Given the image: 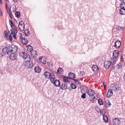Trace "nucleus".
I'll list each match as a JSON object with an SVG mask.
<instances>
[{
  "label": "nucleus",
  "mask_w": 125,
  "mask_h": 125,
  "mask_svg": "<svg viewBox=\"0 0 125 125\" xmlns=\"http://www.w3.org/2000/svg\"><path fill=\"white\" fill-rule=\"evenodd\" d=\"M115 63V60L114 59H111L110 61H105L104 62V67L106 69L109 68L110 66L113 65Z\"/></svg>",
  "instance_id": "1"
},
{
  "label": "nucleus",
  "mask_w": 125,
  "mask_h": 125,
  "mask_svg": "<svg viewBox=\"0 0 125 125\" xmlns=\"http://www.w3.org/2000/svg\"><path fill=\"white\" fill-rule=\"evenodd\" d=\"M9 50L10 53H15L17 51V48L16 46L11 45L9 46Z\"/></svg>",
  "instance_id": "2"
},
{
  "label": "nucleus",
  "mask_w": 125,
  "mask_h": 125,
  "mask_svg": "<svg viewBox=\"0 0 125 125\" xmlns=\"http://www.w3.org/2000/svg\"><path fill=\"white\" fill-rule=\"evenodd\" d=\"M12 29L10 30L11 31V34L12 35L13 38L14 39H16L15 37V34L17 33V30L16 27V26H14L13 27H11Z\"/></svg>",
  "instance_id": "3"
},
{
  "label": "nucleus",
  "mask_w": 125,
  "mask_h": 125,
  "mask_svg": "<svg viewBox=\"0 0 125 125\" xmlns=\"http://www.w3.org/2000/svg\"><path fill=\"white\" fill-rule=\"evenodd\" d=\"M30 59L29 60V61H27L25 62V66L27 68H31L33 67V64L32 63V62L30 61Z\"/></svg>",
  "instance_id": "4"
},
{
  "label": "nucleus",
  "mask_w": 125,
  "mask_h": 125,
  "mask_svg": "<svg viewBox=\"0 0 125 125\" xmlns=\"http://www.w3.org/2000/svg\"><path fill=\"white\" fill-rule=\"evenodd\" d=\"M20 56H21L24 59H26L28 58L29 59H30V57L26 53L24 52H21L19 53Z\"/></svg>",
  "instance_id": "5"
},
{
  "label": "nucleus",
  "mask_w": 125,
  "mask_h": 125,
  "mask_svg": "<svg viewBox=\"0 0 125 125\" xmlns=\"http://www.w3.org/2000/svg\"><path fill=\"white\" fill-rule=\"evenodd\" d=\"M15 36L16 39H14L18 41L19 42H21V40L23 38L22 34L20 33L16 34Z\"/></svg>",
  "instance_id": "6"
},
{
  "label": "nucleus",
  "mask_w": 125,
  "mask_h": 125,
  "mask_svg": "<svg viewBox=\"0 0 125 125\" xmlns=\"http://www.w3.org/2000/svg\"><path fill=\"white\" fill-rule=\"evenodd\" d=\"M119 54V51L118 50H115L113 53V58L112 59H114L115 60V62L116 60L117 57Z\"/></svg>",
  "instance_id": "7"
},
{
  "label": "nucleus",
  "mask_w": 125,
  "mask_h": 125,
  "mask_svg": "<svg viewBox=\"0 0 125 125\" xmlns=\"http://www.w3.org/2000/svg\"><path fill=\"white\" fill-rule=\"evenodd\" d=\"M18 27L19 29L20 30L22 31L23 30L25 27L23 22L22 21H20L19 23Z\"/></svg>",
  "instance_id": "8"
},
{
  "label": "nucleus",
  "mask_w": 125,
  "mask_h": 125,
  "mask_svg": "<svg viewBox=\"0 0 125 125\" xmlns=\"http://www.w3.org/2000/svg\"><path fill=\"white\" fill-rule=\"evenodd\" d=\"M124 29V27H122L120 26H118L116 28V31H123ZM117 31H115L114 30H113L112 31V33L113 35H115V34H116L117 33Z\"/></svg>",
  "instance_id": "9"
},
{
  "label": "nucleus",
  "mask_w": 125,
  "mask_h": 125,
  "mask_svg": "<svg viewBox=\"0 0 125 125\" xmlns=\"http://www.w3.org/2000/svg\"><path fill=\"white\" fill-rule=\"evenodd\" d=\"M121 62L117 65H116L117 67L119 69H121L122 67V64H123V55H121Z\"/></svg>",
  "instance_id": "10"
},
{
  "label": "nucleus",
  "mask_w": 125,
  "mask_h": 125,
  "mask_svg": "<svg viewBox=\"0 0 125 125\" xmlns=\"http://www.w3.org/2000/svg\"><path fill=\"white\" fill-rule=\"evenodd\" d=\"M11 60H15L17 58V54L15 53H12L9 56Z\"/></svg>",
  "instance_id": "11"
},
{
  "label": "nucleus",
  "mask_w": 125,
  "mask_h": 125,
  "mask_svg": "<svg viewBox=\"0 0 125 125\" xmlns=\"http://www.w3.org/2000/svg\"><path fill=\"white\" fill-rule=\"evenodd\" d=\"M9 47H5L3 48L2 50V52L3 54H8V52H9Z\"/></svg>",
  "instance_id": "12"
},
{
  "label": "nucleus",
  "mask_w": 125,
  "mask_h": 125,
  "mask_svg": "<svg viewBox=\"0 0 125 125\" xmlns=\"http://www.w3.org/2000/svg\"><path fill=\"white\" fill-rule=\"evenodd\" d=\"M120 121L117 118H115L113 120V124L115 125H118L120 124Z\"/></svg>",
  "instance_id": "13"
},
{
  "label": "nucleus",
  "mask_w": 125,
  "mask_h": 125,
  "mask_svg": "<svg viewBox=\"0 0 125 125\" xmlns=\"http://www.w3.org/2000/svg\"><path fill=\"white\" fill-rule=\"evenodd\" d=\"M112 91L116 92L119 90V87L116 84L114 85L112 87Z\"/></svg>",
  "instance_id": "14"
},
{
  "label": "nucleus",
  "mask_w": 125,
  "mask_h": 125,
  "mask_svg": "<svg viewBox=\"0 0 125 125\" xmlns=\"http://www.w3.org/2000/svg\"><path fill=\"white\" fill-rule=\"evenodd\" d=\"M46 58L44 57H41L39 58V60L42 63L45 64L46 62Z\"/></svg>",
  "instance_id": "15"
},
{
  "label": "nucleus",
  "mask_w": 125,
  "mask_h": 125,
  "mask_svg": "<svg viewBox=\"0 0 125 125\" xmlns=\"http://www.w3.org/2000/svg\"><path fill=\"white\" fill-rule=\"evenodd\" d=\"M121 45V42L119 41H116L115 43L114 47L116 48H119L120 46Z\"/></svg>",
  "instance_id": "16"
},
{
  "label": "nucleus",
  "mask_w": 125,
  "mask_h": 125,
  "mask_svg": "<svg viewBox=\"0 0 125 125\" xmlns=\"http://www.w3.org/2000/svg\"><path fill=\"white\" fill-rule=\"evenodd\" d=\"M55 78V76L54 77H51L50 78V81L51 83L54 84H55V83H58L59 82L58 80H54Z\"/></svg>",
  "instance_id": "17"
},
{
  "label": "nucleus",
  "mask_w": 125,
  "mask_h": 125,
  "mask_svg": "<svg viewBox=\"0 0 125 125\" xmlns=\"http://www.w3.org/2000/svg\"><path fill=\"white\" fill-rule=\"evenodd\" d=\"M31 54L32 56L34 58H36L37 56V53L35 50L32 51L31 53Z\"/></svg>",
  "instance_id": "18"
},
{
  "label": "nucleus",
  "mask_w": 125,
  "mask_h": 125,
  "mask_svg": "<svg viewBox=\"0 0 125 125\" xmlns=\"http://www.w3.org/2000/svg\"><path fill=\"white\" fill-rule=\"evenodd\" d=\"M21 42L24 45H26L28 43V41L27 39L25 37L23 38Z\"/></svg>",
  "instance_id": "19"
},
{
  "label": "nucleus",
  "mask_w": 125,
  "mask_h": 125,
  "mask_svg": "<svg viewBox=\"0 0 125 125\" xmlns=\"http://www.w3.org/2000/svg\"><path fill=\"white\" fill-rule=\"evenodd\" d=\"M113 94L112 90L111 89H109L107 92L106 95L107 97H109L111 96Z\"/></svg>",
  "instance_id": "20"
},
{
  "label": "nucleus",
  "mask_w": 125,
  "mask_h": 125,
  "mask_svg": "<svg viewBox=\"0 0 125 125\" xmlns=\"http://www.w3.org/2000/svg\"><path fill=\"white\" fill-rule=\"evenodd\" d=\"M45 77L47 78H50L51 77V73L47 72H46L44 73Z\"/></svg>",
  "instance_id": "21"
},
{
  "label": "nucleus",
  "mask_w": 125,
  "mask_h": 125,
  "mask_svg": "<svg viewBox=\"0 0 125 125\" xmlns=\"http://www.w3.org/2000/svg\"><path fill=\"white\" fill-rule=\"evenodd\" d=\"M87 92L88 94L90 96H93L94 94V92L91 89H89Z\"/></svg>",
  "instance_id": "22"
},
{
  "label": "nucleus",
  "mask_w": 125,
  "mask_h": 125,
  "mask_svg": "<svg viewBox=\"0 0 125 125\" xmlns=\"http://www.w3.org/2000/svg\"><path fill=\"white\" fill-rule=\"evenodd\" d=\"M60 88L63 90H65L67 88V85L65 84H62L60 85Z\"/></svg>",
  "instance_id": "23"
},
{
  "label": "nucleus",
  "mask_w": 125,
  "mask_h": 125,
  "mask_svg": "<svg viewBox=\"0 0 125 125\" xmlns=\"http://www.w3.org/2000/svg\"><path fill=\"white\" fill-rule=\"evenodd\" d=\"M57 72L58 74H62L63 73V71L62 68H59L57 70Z\"/></svg>",
  "instance_id": "24"
},
{
  "label": "nucleus",
  "mask_w": 125,
  "mask_h": 125,
  "mask_svg": "<svg viewBox=\"0 0 125 125\" xmlns=\"http://www.w3.org/2000/svg\"><path fill=\"white\" fill-rule=\"evenodd\" d=\"M34 71L36 72L39 73L41 71V69L38 66H37L35 67Z\"/></svg>",
  "instance_id": "25"
},
{
  "label": "nucleus",
  "mask_w": 125,
  "mask_h": 125,
  "mask_svg": "<svg viewBox=\"0 0 125 125\" xmlns=\"http://www.w3.org/2000/svg\"><path fill=\"white\" fill-rule=\"evenodd\" d=\"M103 117L104 121L105 123H107L108 122V119L107 116L105 115H103Z\"/></svg>",
  "instance_id": "26"
},
{
  "label": "nucleus",
  "mask_w": 125,
  "mask_h": 125,
  "mask_svg": "<svg viewBox=\"0 0 125 125\" xmlns=\"http://www.w3.org/2000/svg\"><path fill=\"white\" fill-rule=\"evenodd\" d=\"M27 50L31 52L33 51L32 47L29 45H27L26 46Z\"/></svg>",
  "instance_id": "27"
},
{
  "label": "nucleus",
  "mask_w": 125,
  "mask_h": 125,
  "mask_svg": "<svg viewBox=\"0 0 125 125\" xmlns=\"http://www.w3.org/2000/svg\"><path fill=\"white\" fill-rule=\"evenodd\" d=\"M73 80L74 81L75 83L77 84L80 85L81 84V83L80 81V80L78 79H73Z\"/></svg>",
  "instance_id": "28"
},
{
  "label": "nucleus",
  "mask_w": 125,
  "mask_h": 125,
  "mask_svg": "<svg viewBox=\"0 0 125 125\" xmlns=\"http://www.w3.org/2000/svg\"><path fill=\"white\" fill-rule=\"evenodd\" d=\"M25 36H28L30 35V33L28 29H26L24 31Z\"/></svg>",
  "instance_id": "29"
},
{
  "label": "nucleus",
  "mask_w": 125,
  "mask_h": 125,
  "mask_svg": "<svg viewBox=\"0 0 125 125\" xmlns=\"http://www.w3.org/2000/svg\"><path fill=\"white\" fill-rule=\"evenodd\" d=\"M98 66L96 65H93L92 67V69L93 70L95 71H97L98 69Z\"/></svg>",
  "instance_id": "30"
},
{
  "label": "nucleus",
  "mask_w": 125,
  "mask_h": 125,
  "mask_svg": "<svg viewBox=\"0 0 125 125\" xmlns=\"http://www.w3.org/2000/svg\"><path fill=\"white\" fill-rule=\"evenodd\" d=\"M70 86L71 89H75L76 88V85L73 83H72L70 84Z\"/></svg>",
  "instance_id": "31"
},
{
  "label": "nucleus",
  "mask_w": 125,
  "mask_h": 125,
  "mask_svg": "<svg viewBox=\"0 0 125 125\" xmlns=\"http://www.w3.org/2000/svg\"><path fill=\"white\" fill-rule=\"evenodd\" d=\"M68 76L69 77H70L71 76H72L73 77V78H75V75L73 73H68Z\"/></svg>",
  "instance_id": "32"
},
{
  "label": "nucleus",
  "mask_w": 125,
  "mask_h": 125,
  "mask_svg": "<svg viewBox=\"0 0 125 125\" xmlns=\"http://www.w3.org/2000/svg\"><path fill=\"white\" fill-rule=\"evenodd\" d=\"M68 79L67 77H66L63 80V81L65 83H68L69 84L70 83V82Z\"/></svg>",
  "instance_id": "33"
},
{
  "label": "nucleus",
  "mask_w": 125,
  "mask_h": 125,
  "mask_svg": "<svg viewBox=\"0 0 125 125\" xmlns=\"http://www.w3.org/2000/svg\"><path fill=\"white\" fill-rule=\"evenodd\" d=\"M20 13L18 11H16L15 13V16L17 18H19L20 17Z\"/></svg>",
  "instance_id": "34"
},
{
  "label": "nucleus",
  "mask_w": 125,
  "mask_h": 125,
  "mask_svg": "<svg viewBox=\"0 0 125 125\" xmlns=\"http://www.w3.org/2000/svg\"><path fill=\"white\" fill-rule=\"evenodd\" d=\"M98 103L100 105H102L103 104V100L101 99H99L98 100Z\"/></svg>",
  "instance_id": "35"
},
{
  "label": "nucleus",
  "mask_w": 125,
  "mask_h": 125,
  "mask_svg": "<svg viewBox=\"0 0 125 125\" xmlns=\"http://www.w3.org/2000/svg\"><path fill=\"white\" fill-rule=\"evenodd\" d=\"M105 104L106 106L107 107H108L111 105V103L109 101H105Z\"/></svg>",
  "instance_id": "36"
},
{
  "label": "nucleus",
  "mask_w": 125,
  "mask_h": 125,
  "mask_svg": "<svg viewBox=\"0 0 125 125\" xmlns=\"http://www.w3.org/2000/svg\"><path fill=\"white\" fill-rule=\"evenodd\" d=\"M125 12V10H120L119 11V12L120 14L123 15H125V14H124V13Z\"/></svg>",
  "instance_id": "37"
},
{
  "label": "nucleus",
  "mask_w": 125,
  "mask_h": 125,
  "mask_svg": "<svg viewBox=\"0 0 125 125\" xmlns=\"http://www.w3.org/2000/svg\"><path fill=\"white\" fill-rule=\"evenodd\" d=\"M59 82L57 83H56L55 84H54V86H56L58 87L60 86V81L58 80Z\"/></svg>",
  "instance_id": "38"
},
{
  "label": "nucleus",
  "mask_w": 125,
  "mask_h": 125,
  "mask_svg": "<svg viewBox=\"0 0 125 125\" xmlns=\"http://www.w3.org/2000/svg\"><path fill=\"white\" fill-rule=\"evenodd\" d=\"M81 97L83 99L85 98H86V94L84 93H83L81 96Z\"/></svg>",
  "instance_id": "39"
},
{
  "label": "nucleus",
  "mask_w": 125,
  "mask_h": 125,
  "mask_svg": "<svg viewBox=\"0 0 125 125\" xmlns=\"http://www.w3.org/2000/svg\"><path fill=\"white\" fill-rule=\"evenodd\" d=\"M4 34L5 35V36L6 37H8V32L7 31H6V30H4Z\"/></svg>",
  "instance_id": "40"
},
{
  "label": "nucleus",
  "mask_w": 125,
  "mask_h": 125,
  "mask_svg": "<svg viewBox=\"0 0 125 125\" xmlns=\"http://www.w3.org/2000/svg\"><path fill=\"white\" fill-rule=\"evenodd\" d=\"M9 9V12H8V14L9 15V16L11 18H12V17L11 16V12H10V8H8Z\"/></svg>",
  "instance_id": "41"
},
{
  "label": "nucleus",
  "mask_w": 125,
  "mask_h": 125,
  "mask_svg": "<svg viewBox=\"0 0 125 125\" xmlns=\"http://www.w3.org/2000/svg\"><path fill=\"white\" fill-rule=\"evenodd\" d=\"M9 22L10 23V25H13V22H12V21L11 20H9Z\"/></svg>",
  "instance_id": "42"
},
{
  "label": "nucleus",
  "mask_w": 125,
  "mask_h": 125,
  "mask_svg": "<svg viewBox=\"0 0 125 125\" xmlns=\"http://www.w3.org/2000/svg\"><path fill=\"white\" fill-rule=\"evenodd\" d=\"M11 34L9 36V39L10 41H11L12 40V36H11Z\"/></svg>",
  "instance_id": "43"
},
{
  "label": "nucleus",
  "mask_w": 125,
  "mask_h": 125,
  "mask_svg": "<svg viewBox=\"0 0 125 125\" xmlns=\"http://www.w3.org/2000/svg\"><path fill=\"white\" fill-rule=\"evenodd\" d=\"M120 7L121 8L120 10H124V9L125 10V8L124 6H120Z\"/></svg>",
  "instance_id": "44"
},
{
  "label": "nucleus",
  "mask_w": 125,
  "mask_h": 125,
  "mask_svg": "<svg viewBox=\"0 0 125 125\" xmlns=\"http://www.w3.org/2000/svg\"><path fill=\"white\" fill-rule=\"evenodd\" d=\"M100 114H102L103 115H104V114L105 113V112L104 113L103 112V110H101L100 111Z\"/></svg>",
  "instance_id": "45"
},
{
  "label": "nucleus",
  "mask_w": 125,
  "mask_h": 125,
  "mask_svg": "<svg viewBox=\"0 0 125 125\" xmlns=\"http://www.w3.org/2000/svg\"><path fill=\"white\" fill-rule=\"evenodd\" d=\"M103 84L104 85V88L105 89L106 88V84L104 82H103Z\"/></svg>",
  "instance_id": "46"
},
{
  "label": "nucleus",
  "mask_w": 125,
  "mask_h": 125,
  "mask_svg": "<svg viewBox=\"0 0 125 125\" xmlns=\"http://www.w3.org/2000/svg\"><path fill=\"white\" fill-rule=\"evenodd\" d=\"M125 2H123L121 3V4H120V6H123V5H125Z\"/></svg>",
  "instance_id": "47"
},
{
  "label": "nucleus",
  "mask_w": 125,
  "mask_h": 125,
  "mask_svg": "<svg viewBox=\"0 0 125 125\" xmlns=\"http://www.w3.org/2000/svg\"><path fill=\"white\" fill-rule=\"evenodd\" d=\"M67 78L68 79H72L73 80V79L72 78V77H67Z\"/></svg>",
  "instance_id": "48"
},
{
  "label": "nucleus",
  "mask_w": 125,
  "mask_h": 125,
  "mask_svg": "<svg viewBox=\"0 0 125 125\" xmlns=\"http://www.w3.org/2000/svg\"><path fill=\"white\" fill-rule=\"evenodd\" d=\"M48 64L49 66L52 67V63L50 62Z\"/></svg>",
  "instance_id": "49"
},
{
  "label": "nucleus",
  "mask_w": 125,
  "mask_h": 125,
  "mask_svg": "<svg viewBox=\"0 0 125 125\" xmlns=\"http://www.w3.org/2000/svg\"><path fill=\"white\" fill-rule=\"evenodd\" d=\"M5 7L6 8V9L7 10V11H8V7H7V3H6L5 4Z\"/></svg>",
  "instance_id": "50"
},
{
  "label": "nucleus",
  "mask_w": 125,
  "mask_h": 125,
  "mask_svg": "<svg viewBox=\"0 0 125 125\" xmlns=\"http://www.w3.org/2000/svg\"><path fill=\"white\" fill-rule=\"evenodd\" d=\"M96 101V99L94 100V99H93V100L92 101V103H94Z\"/></svg>",
  "instance_id": "51"
},
{
  "label": "nucleus",
  "mask_w": 125,
  "mask_h": 125,
  "mask_svg": "<svg viewBox=\"0 0 125 125\" xmlns=\"http://www.w3.org/2000/svg\"><path fill=\"white\" fill-rule=\"evenodd\" d=\"M61 78L63 79V80H64V78H65V77H66L65 76H64L63 75H61Z\"/></svg>",
  "instance_id": "52"
},
{
  "label": "nucleus",
  "mask_w": 125,
  "mask_h": 125,
  "mask_svg": "<svg viewBox=\"0 0 125 125\" xmlns=\"http://www.w3.org/2000/svg\"><path fill=\"white\" fill-rule=\"evenodd\" d=\"M51 73V76H52L53 77L54 76V75L53 73Z\"/></svg>",
  "instance_id": "53"
},
{
  "label": "nucleus",
  "mask_w": 125,
  "mask_h": 125,
  "mask_svg": "<svg viewBox=\"0 0 125 125\" xmlns=\"http://www.w3.org/2000/svg\"><path fill=\"white\" fill-rule=\"evenodd\" d=\"M10 26H11V27H13L14 26H15L14 25V23H13V25H10Z\"/></svg>",
  "instance_id": "54"
},
{
  "label": "nucleus",
  "mask_w": 125,
  "mask_h": 125,
  "mask_svg": "<svg viewBox=\"0 0 125 125\" xmlns=\"http://www.w3.org/2000/svg\"><path fill=\"white\" fill-rule=\"evenodd\" d=\"M92 99H94V100L96 99L95 97L94 96L93 98Z\"/></svg>",
  "instance_id": "55"
},
{
  "label": "nucleus",
  "mask_w": 125,
  "mask_h": 125,
  "mask_svg": "<svg viewBox=\"0 0 125 125\" xmlns=\"http://www.w3.org/2000/svg\"><path fill=\"white\" fill-rule=\"evenodd\" d=\"M13 1L14 2H16L17 1V0H13Z\"/></svg>",
  "instance_id": "56"
},
{
  "label": "nucleus",
  "mask_w": 125,
  "mask_h": 125,
  "mask_svg": "<svg viewBox=\"0 0 125 125\" xmlns=\"http://www.w3.org/2000/svg\"><path fill=\"white\" fill-rule=\"evenodd\" d=\"M0 3L1 4L2 3L1 0H0Z\"/></svg>",
  "instance_id": "57"
},
{
  "label": "nucleus",
  "mask_w": 125,
  "mask_h": 125,
  "mask_svg": "<svg viewBox=\"0 0 125 125\" xmlns=\"http://www.w3.org/2000/svg\"><path fill=\"white\" fill-rule=\"evenodd\" d=\"M92 100H93V99H90V101L92 102Z\"/></svg>",
  "instance_id": "58"
},
{
  "label": "nucleus",
  "mask_w": 125,
  "mask_h": 125,
  "mask_svg": "<svg viewBox=\"0 0 125 125\" xmlns=\"http://www.w3.org/2000/svg\"><path fill=\"white\" fill-rule=\"evenodd\" d=\"M68 89H69L70 91H71V90L69 88H68Z\"/></svg>",
  "instance_id": "59"
},
{
  "label": "nucleus",
  "mask_w": 125,
  "mask_h": 125,
  "mask_svg": "<svg viewBox=\"0 0 125 125\" xmlns=\"http://www.w3.org/2000/svg\"><path fill=\"white\" fill-rule=\"evenodd\" d=\"M121 1H122L124 0H120Z\"/></svg>",
  "instance_id": "60"
},
{
  "label": "nucleus",
  "mask_w": 125,
  "mask_h": 125,
  "mask_svg": "<svg viewBox=\"0 0 125 125\" xmlns=\"http://www.w3.org/2000/svg\"><path fill=\"white\" fill-rule=\"evenodd\" d=\"M125 77V74L124 75V77Z\"/></svg>",
  "instance_id": "61"
},
{
  "label": "nucleus",
  "mask_w": 125,
  "mask_h": 125,
  "mask_svg": "<svg viewBox=\"0 0 125 125\" xmlns=\"http://www.w3.org/2000/svg\"><path fill=\"white\" fill-rule=\"evenodd\" d=\"M81 92H82V93H83L82 91H81Z\"/></svg>",
  "instance_id": "62"
},
{
  "label": "nucleus",
  "mask_w": 125,
  "mask_h": 125,
  "mask_svg": "<svg viewBox=\"0 0 125 125\" xmlns=\"http://www.w3.org/2000/svg\"><path fill=\"white\" fill-rule=\"evenodd\" d=\"M6 1H7V0H5Z\"/></svg>",
  "instance_id": "63"
}]
</instances>
